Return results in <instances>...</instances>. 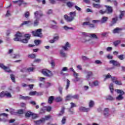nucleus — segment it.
Returning <instances> with one entry per match:
<instances>
[{
	"label": "nucleus",
	"instance_id": "48",
	"mask_svg": "<svg viewBox=\"0 0 125 125\" xmlns=\"http://www.w3.org/2000/svg\"><path fill=\"white\" fill-rule=\"evenodd\" d=\"M31 117H32V119H37V118H38V115L32 112V113L31 114Z\"/></svg>",
	"mask_w": 125,
	"mask_h": 125
},
{
	"label": "nucleus",
	"instance_id": "56",
	"mask_svg": "<svg viewBox=\"0 0 125 125\" xmlns=\"http://www.w3.org/2000/svg\"><path fill=\"white\" fill-rule=\"evenodd\" d=\"M70 105H71L70 108L72 109L73 108H74V107H77V105H76L74 103H70Z\"/></svg>",
	"mask_w": 125,
	"mask_h": 125
},
{
	"label": "nucleus",
	"instance_id": "44",
	"mask_svg": "<svg viewBox=\"0 0 125 125\" xmlns=\"http://www.w3.org/2000/svg\"><path fill=\"white\" fill-rule=\"evenodd\" d=\"M115 83L116 84H117L118 85H122L123 83H122V82L119 81L118 80H115Z\"/></svg>",
	"mask_w": 125,
	"mask_h": 125
},
{
	"label": "nucleus",
	"instance_id": "61",
	"mask_svg": "<svg viewBox=\"0 0 125 125\" xmlns=\"http://www.w3.org/2000/svg\"><path fill=\"white\" fill-rule=\"evenodd\" d=\"M64 30H69V29L73 30V27H69L67 26H64Z\"/></svg>",
	"mask_w": 125,
	"mask_h": 125
},
{
	"label": "nucleus",
	"instance_id": "54",
	"mask_svg": "<svg viewBox=\"0 0 125 125\" xmlns=\"http://www.w3.org/2000/svg\"><path fill=\"white\" fill-rule=\"evenodd\" d=\"M34 43H35L36 45H39V44H41V40H35Z\"/></svg>",
	"mask_w": 125,
	"mask_h": 125
},
{
	"label": "nucleus",
	"instance_id": "10",
	"mask_svg": "<svg viewBox=\"0 0 125 125\" xmlns=\"http://www.w3.org/2000/svg\"><path fill=\"white\" fill-rule=\"evenodd\" d=\"M80 111H82V112H89L90 111V108H86L83 106H81L79 108Z\"/></svg>",
	"mask_w": 125,
	"mask_h": 125
},
{
	"label": "nucleus",
	"instance_id": "31",
	"mask_svg": "<svg viewBox=\"0 0 125 125\" xmlns=\"http://www.w3.org/2000/svg\"><path fill=\"white\" fill-rule=\"evenodd\" d=\"M10 78L13 83H15V75L14 74H10Z\"/></svg>",
	"mask_w": 125,
	"mask_h": 125
},
{
	"label": "nucleus",
	"instance_id": "36",
	"mask_svg": "<svg viewBox=\"0 0 125 125\" xmlns=\"http://www.w3.org/2000/svg\"><path fill=\"white\" fill-rule=\"evenodd\" d=\"M5 96L8 97V98H11L12 97L11 94L9 92H5Z\"/></svg>",
	"mask_w": 125,
	"mask_h": 125
},
{
	"label": "nucleus",
	"instance_id": "59",
	"mask_svg": "<svg viewBox=\"0 0 125 125\" xmlns=\"http://www.w3.org/2000/svg\"><path fill=\"white\" fill-rule=\"evenodd\" d=\"M117 80H118V78H117L116 77H111V81L113 82V83H115Z\"/></svg>",
	"mask_w": 125,
	"mask_h": 125
},
{
	"label": "nucleus",
	"instance_id": "12",
	"mask_svg": "<svg viewBox=\"0 0 125 125\" xmlns=\"http://www.w3.org/2000/svg\"><path fill=\"white\" fill-rule=\"evenodd\" d=\"M110 64H113V66H120V63L117 61L111 60L109 61Z\"/></svg>",
	"mask_w": 125,
	"mask_h": 125
},
{
	"label": "nucleus",
	"instance_id": "16",
	"mask_svg": "<svg viewBox=\"0 0 125 125\" xmlns=\"http://www.w3.org/2000/svg\"><path fill=\"white\" fill-rule=\"evenodd\" d=\"M93 7L94 8H98L99 9V8H102V5L100 4H96L95 3H92Z\"/></svg>",
	"mask_w": 125,
	"mask_h": 125
},
{
	"label": "nucleus",
	"instance_id": "53",
	"mask_svg": "<svg viewBox=\"0 0 125 125\" xmlns=\"http://www.w3.org/2000/svg\"><path fill=\"white\" fill-rule=\"evenodd\" d=\"M24 37L26 40H28V41L31 39V35L30 34H25Z\"/></svg>",
	"mask_w": 125,
	"mask_h": 125
},
{
	"label": "nucleus",
	"instance_id": "38",
	"mask_svg": "<svg viewBox=\"0 0 125 125\" xmlns=\"http://www.w3.org/2000/svg\"><path fill=\"white\" fill-rule=\"evenodd\" d=\"M72 99H76V100H79V95L76 94L73 96H72Z\"/></svg>",
	"mask_w": 125,
	"mask_h": 125
},
{
	"label": "nucleus",
	"instance_id": "25",
	"mask_svg": "<svg viewBox=\"0 0 125 125\" xmlns=\"http://www.w3.org/2000/svg\"><path fill=\"white\" fill-rule=\"evenodd\" d=\"M109 89L112 94L114 93V84L113 83H110Z\"/></svg>",
	"mask_w": 125,
	"mask_h": 125
},
{
	"label": "nucleus",
	"instance_id": "22",
	"mask_svg": "<svg viewBox=\"0 0 125 125\" xmlns=\"http://www.w3.org/2000/svg\"><path fill=\"white\" fill-rule=\"evenodd\" d=\"M89 36L90 38H92V39H96V40H97L98 39V37L96 36V34L94 33H91L89 34Z\"/></svg>",
	"mask_w": 125,
	"mask_h": 125
},
{
	"label": "nucleus",
	"instance_id": "6",
	"mask_svg": "<svg viewBox=\"0 0 125 125\" xmlns=\"http://www.w3.org/2000/svg\"><path fill=\"white\" fill-rule=\"evenodd\" d=\"M29 95L30 96H34L36 95V96H41L42 95V92H37V91H31L29 93Z\"/></svg>",
	"mask_w": 125,
	"mask_h": 125
},
{
	"label": "nucleus",
	"instance_id": "4",
	"mask_svg": "<svg viewBox=\"0 0 125 125\" xmlns=\"http://www.w3.org/2000/svg\"><path fill=\"white\" fill-rule=\"evenodd\" d=\"M42 29H38L35 31H33L32 32V34L34 37H38V38H42Z\"/></svg>",
	"mask_w": 125,
	"mask_h": 125
},
{
	"label": "nucleus",
	"instance_id": "1",
	"mask_svg": "<svg viewBox=\"0 0 125 125\" xmlns=\"http://www.w3.org/2000/svg\"><path fill=\"white\" fill-rule=\"evenodd\" d=\"M23 35L22 33L20 32H17L15 35V38H14V41L15 42H21L22 43H28L29 40L27 39H21Z\"/></svg>",
	"mask_w": 125,
	"mask_h": 125
},
{
	"label": "nucleus",
	"instance_id": "63",
	"mask_svg": "<svg viewBox=\"0 0 125 125\" xmlns=\"http://www.w3.org/2000/svg\"><path fill=\"white\" fill-rule=\"evenodd\" d=\"M51 109H52V108L51 106H47L46 110L47 112H50V111H51Z\"/></svg>",
	"mask_w": 125,
	"mask_h": 125
},
{
	"label": "nucleus",
	"instance_id": "64",
	"mask_svg": "<svg viewBox=\"0 0 125 125\" xmlns=\"http://www.w3.org/2000/svg\"><path fill=\"white\" fill-rule=\"evenodd\" d=\"M107 59H113V56L110 54L107 55L106 56Z\"/></svg>",
	"mask_w": 125,
	"mask_h": 125
},
{
	"label": "nucleus",
	"instance_id": "37",
	"mask_svg": "<svg viewBox=\"0 0 125 125\" xmlns=\"http://www.w3.org/2000/svg\"><path fill=\"white\" fill-rule=\"evenodd\" d=\"M116 99L117 100L119 101L123 100V99H124V97L122 95H119L118 96L116 97Z\"/></svg>",
	"mask_w": 125,
	"mask_h": 125
},
{
	"label": "nucleus",
	"instance_id": "15",
	"mask_svg": "<svg viewBox=\"0 0 125 125\" xmlns=\"http://www.w3.org/2000/svg\"><path fill=\"white\" fill-rule=\"evenodd\" d=\"M118 21V18H115L112 19V21L110 23L109 26L110 27H112V26H114L115 24L117 23V21Z\"/></svg>",
	"mask_w": 125,
	"mask_h": 125
},
{
	"label": "nucleus",
	"instance_id": "33",
	"mask_svg": "<svg viewBox=\"0 0 125 125\" xmlns=\"http://www.w3.org/2000/svg\"><path fill=\"white\" fill-rule=\"evenodd\" d=\"M66 71H68V67H63L62 70V72H61V75H64V74L63 73V72H65Z\"/></svg>",
	"mask_w": 125,
	"mask_h": 125
},
{
	"label": "nucleus",
	"instance_id": "51",
	"mask_svg": "<svg viewBox=\"0 0 125 125\" xmlns=\"http://www.w3.org/2000/svg\"><path fill=\"white\" fill-rule=\"evenodd\" d=\"M35 70V68L34 67H29L27 69V72H33Z\"/></svg>",
	"mask_w": 125,
	"mask_h": 125
},
{
	"label": "nucleus",
	"instance_id": "50",
	"mask_svg": "<svg viewBox=\"0 0 125 125\" xmlns=\"http://www.w3.org/2000/svg\"><path fill=\"white\" fill-rule=\"evenodd\" d=\"M124 15H125V14H124V11H122L121 12V14L119 15V19H120V20H122Z\"/></svg>",
	"mask_w": 125,
	"mask_h": 125
},
{
	"label": "nucleus",
	"instance_id": "32",
	"mask_svg": "<svg viewBox=\"0 0 125 125\" xmlns=\"http://www.w3.org/2000/svg\"><path fill=\"white\" fill-rule=\"evenodd\" d=\"M65 111V107H62V110L60 111V113L58 114L59 116H62L64 114Z\"/></svg>",
	"mask_w": 125,
	"mask_h": 125
},
{
	"label": "nucleus",
	"instance_id": "35",
	"mask_svg": "<svg viewBox=\"0 0 125 125\" xmlns=\"http://www.w3.org/2000/svg\"><path fill=\"white\" fill-rule=\"evenodd\" d=\"M24 113V109H19L17 111V114L22 115Z\"/></svg>",
	"mask_w": 125,
	"mask_h": 125
},
{
	"label": "nucleus",
	"instance_id": "43",
	"mask_svg": "<svg viewBox=\"0 0 125 125\" xmlns=\"http://www.w3.org/2000/svg\"><path fill=\"white\" fill-rule=\"evenodd\" d=\"M39 15V11H36L34 13V18L35 19H40V18H39V17H38Z\"/></svg>",
	"mask_w": 125,
	"mask_h": 125
},
{
	"label": "nucleus",
	"instance_id": "18",
	"mask_svg": "<svg viewBox=\"0 0 125 125\" xmlns=\"http://www.w3.org/2000/svg\"><path fill=\"white\" fill-rule=\"evenodd\" d=\"M104 115L105 118L109 116V109L108 108H104Z\"/></svg>",
	"mask_w": 125,
	"mask_h": 125
},
{
	"label": "nucleus",
	"instance_id": "17",
	"mask_svg": "<svg viewBox=\"0 0 125 125\" xmlns=\"http://www.w3.org/2000/svg\"><path fill=\"white\" fill-rule=\"evenodd\" d=\"M115 91L117 92L118 94H120L119 95H124V94H125V91L122 89H115Z\"/></svg>",
	"mask_w": 125,
	"mask_h": 125
},
{
	"label": "nucleus",
	"instance_id": "3",
	"mask_svg": "<svg viewBox=\"0 0 125 125\" xmlns=\"http://www.w3.org/2000/svg\"><path fill=\"white\" fill-rule=\"evenodd\" d=\"M42 75L45 76V77H47L48 78H52V77H53V73H52V72H51V71L48 69H42Z\"/></svg>",
	"mask_w": 125,
	"mask_h": 125
},
{
	"label": "nucleus",
	"instance_id": "58",
	"mask_svg": "<svg viewBox=\"0 0 125 125\" xmlns=\"http://www.w3.org/2000/svg\"><path fill=\"white\" fill-rule=\"evenodd\" d=\"M24 16L25 18H28L29 16H30V13H29L28 11L26 12L24 14Z\"/></svg>",
	"mask_w": 125,
	"mask_h": 125
},
{
	"label": "nucleus",
	"instance_id": "57",
	"mask_svg": "<svg viewBox=\"0 0 125 125\" xmlns=\"http://www.w3.org/2000/svg\"><path fill=\"white\" fill-rule=\"evenodd\" d=\"M40 113V114H44L45 113V109L43 108H41Z\"/></svg>",
	"mask_w": 125,
	"mask_h": 125
},
{
	"label": "nucleus",
	"instance_id": "30",
	"mask_svg": "<svg viewBox=\"0 0 125 125\" xmlns=\"http://www.w3.org/2000/svg\"><path fill=\"white\" fill-rule=\"evenodd\" d=\"M108 21V17H103L102 19V23H105Z\"/></svg>",
	"mask_w": 125,
	"mask_h": 125
},
{
	"label": "nucleus",
	"instance_id": "42",
	"mask_svg": "<svg viewBox=\"0 0 125 125\" xmlns=\"http://www.w3.org/2000/svg\"><path fill=\"white\" fill-rule=\"evenodd\" d=\"M68 112H70V114L71 115H73L74 114V109L71 107H70L69 108H68Z\"/></svg>",
	"mask_w": 125,
	"mask_h": 125
},
{
	"label": "nucleus",
	"instance_id": "24",
	"mask_svg": "<svg viewBox=\"0 0 125 125\" xmlns=\"http://www.w3.org/2000/svg\"><path fill=\"white\" fill-rule=\"evenodd\" d=\"M121 40H117L113 42V45H114V46L117 47L118 46V45H119V44H120V43H121Z\"/></svg>",
	"mask_w": 125,
	"mask_h": 125
},
{
	"label": "nucleus",
	"instance_id": "26",
	"mask_svg": "<svg viewBox=\"0 0 125 125\" xmlns=\"http://www.w3.org/2000/svg\"><path fill=\"white\" fill-rule=\"evenodd\" d=\"M36 20L34 21V26L35 27H37L38 25H39V21H40V19H35Z\"/></svg>",
	"mask_w": 125,
	"mask_h": 125
},
{
	"label": "nucleus",
	"instance_id": "8",
	"mask_svg": "<svg viewBox=\"0 0 125 125\" xmlns=\"http://www.w3.org/2000/svg\"><path fill=\"white\" fill-rule=\"evenodd\" d=\"M13 2L14 3H18L19 6H21L22 4H25L26 5L27 3L26 2H24V0H19L17 1H13Z\"/></svg>",
	"mask_w": 125,
	"mask_h": 125
},
{
	"label": "nucleus",
	"instance_id": "34",
	"mask_svg": "<svg viewBox=\"0 0 125 125\" xmlns=\"http://www.w3.org/2000/svg\"><path fill=\"white\" fill-rule=\"evenodd\" d=\"M66 5L68 7H73V6L74 5V3L69 1L67 2Z\"/></svg>",
	"mask_w": 125,
	"mask_h": 125
},
{
	"label": "nucleus",
	"instance_id": "20",
	"mask_svg": "<svg viewBox=\"0 0 125 125\" xmlns=\"http://www.w3.org/2000/svg\"><path fill=\"white\" fill-rule=\"evenodd\" d=\"M92 72L91 71H89L87 72V75L86 76V78L87 79V80H89V78H90V77L92 76Z\"/></svg>",
	"mask_w": 125,
	"mask_h": 125
},
{
	"label": "nucleus",
	"instance_id": "2",
	"mask_svg": "<svg viewBox=\"0 0 125 125\" xmlns=\"http://www.w3.org/2000/svg\"><path fill=\"white\" fill-rule=\"evenodd\" d=\"M69 15L70 17L67 15L64 16V18L67 22H72V21L75 19V17H76V11L70 12Z\"/></svg>",
	"mask_w": 125,
	"mask_h": 125
},
{
	"label": "nucleus",
	"instance_id": "21",
	"mask_svg": "<svg viewBox=\"0 0 125 125\" xmlns=\"http://www.w3.org/2000/svg\"><path fill=\"white\" fill-rule=\"evenodd\" d=\"M32 113L33 112L30 111H28L27 112H26L25 114V118H30V117H31Z\"/></svg>",
	"mask_w": 125,
	"mask_h": 125
},
{
	"label": "nucleus",
	"instance_id": "19",
	"mask_svg": "<svg viewBox=\"0 0 125 125\" xmlns=\"http://www.w3.org/2000/svg\"><path fill=\"white\" fill-rule=\"evenodd\" d=\"M21 99H22L23 100H30L31 99V97L29 96L24 97L23 96H20Z\"/></svg>",
	"mask_w": 125,
	"mask_h": 125
},
{
	"label": "nucleus",
	"instance_id": "13",
	"mask_svg": "<svg viewBox=\"0 0 125 125\" xmlns=\"http://www.w3.org/2000/svg\"><path fill=\"white\" fill-rule=\"evenodd\" d=\"M122 30H123V28H120L119 27H116L112 31V33L113 34H119V33H120V32H121V31H122Z\"/></svg>",
	"mask_w": 125,
	"mask_h": 125
},
{
	"label": "nucleus",
	"instance_id": "9",
	"mask_svg": "<svg viewBox=\"0 0 125 125\" xmlns=\"http://www.w3.org/2000/svg\"><path fill=\"white\" fill-rule=\"evenodd\" d=\"M106 7V11H107L108 14L110 13H113V7L111 6H108V5H105Z\"/></svg>",
	"mask_w": 125,
	"mask_h": 125
},
{
	"label": "nucleus",
	"instance_id": "49",
	"mask_svg": "<svg viewBox=\"0 0 125 125\" xmlns=\"http://www.w3.org/2000/svg\"><path fill=\"white\" fill-rule=\"evenodd\" d=\"M90 22L89 21H84L82 25L83 26H89V23Z\"/></svg>",
	"mask_w": 125,
	"mask_h": 125
},
{
	"label": "nucleus",
	"instance_id": "5",
	"mask_svg": "<svg viewBox=\"0 0 125 125\" xmlns=\"http://www.w3.org/2000/svg\"><path fill=\"white\" fill-rule=\"evenodd\" d=\"M50 118H51V116L47 115L45 116V118H42L41 120L34 121V122L35 123V124H36V125H40V124H42V123H44L45 121L49 120Z\"/></svg>",
	"mask_w": 125,
	"mask_h": 125
},
{
	"label": "nucleus",
	"instance_id": "46",
	"mask_svg": "<svg viewBox=\"0 0 125 125\" xmlns=\"http://www.w3.org/2000/svg\"><path fill=\"white\" fill-rule=\"evenodd\" d=\"M58 89H59V91L60 94L62 95V91L63 90V87L61 86H59Z\"/></svg>",
	"mask_w": 125,
	"mask_h": 125
},
{
	"label": "nucleus",
	"instance_id": "60",
	"mask_svg": "<svg viewBox=\"0 0 125 125\" xmlns=\"http://www.w3.org/2000/svg\"><path fill=\"white\" fill-rule=\"evenodd\" d=\"M93 84L95 85V86H97L99 84V83H98V81H96L93 82Z\"/></svg>",
	"mask_w": 125,
	"mask_h": 125
},
{
	"label": "nucleus",
	"instance_id": "39",
	"mask_svg": "<svg viewBox=\"0 0 125 125\" xmlns=\"http://www.w3.org/2000/svg\"><path fill=\"white\" fill-rule=\"evenodd\" d=\"M67 118V117H66L65 116H64L62 120V125H65L66 124V119Z\"/></svg>",
	"mask_w": 125,
	"mask_h": 125
},
{
	"label": "nucleus",
	"instance_id": "7",
	"mask_svg": "<svg viewBox=\"0 0 125 125\" xmlns=\"http://www.w3.org/2000/svg\"><path fill=\"white\" fill-rule=\"evenodd\" d=\"M0 67L4 70L5 72H7V73H11V70L8 67L5 66L3 63H0Z\"/></svg>",
	"mask_w": 125,
	"mask_h": 125
},
{
	"label": "nucleus",
	"instance_id": "11",
	"mask_svg": "<svg viewBox=\"0 0 125 125\" xmlns=\"http://www.w3.org/2000/svg\"><path fill=\"white\" fill-rule=\"evenodd\" d=\"M24 25H28L29 26L31 25H33V23L30 21H23V22L21 24V26H24Z\"/></svg>",
	"mask_w": 125,
	"mask_h": 125
},
{
	"label": "nucleus",
	"instance_id": "23",
	"mask_svg": "<svg viewBox=\"0 0 125 125\" xmlns=\"http://www.w3.org/2000/svg\"><path fill=\"white\" fill-rule=\"evenodd\" d=\"M89 108H92L95 105L94 102L92 100H91L89 101Z\"/></svg>",
	"mask_w": 125,
	"mask_h": 125
},
{
	"label": "nucleus",
	"instance_id": "40",
	"mask_svg": "<svg viewBox=\"0 0 125 125\" xmlns=\"http://www.w3.org/2000/svg\"><path fill=\"white\" fill-rule=\"evenodd\" d=\"M60 54L62 56V57H66V53H65L63 51V50H61L60 51Z\"/></svg>",
	"mask_w": 125,
	"mask_h": 125
},
{
	"label": "nucleus",
	"instance_id": "47",
	"mask_svg": "<svg viewBox=\"0 0 125 125\" xmlns=\"http://www.w3.org/2000/svg\"><path fill=\"white\" fill-rule=\"evenodd\" d=\"M66 82H67V84H66L65 89L67 90L69 88V86H70V80L67 79Z\"/></svg>",
	"mask_w": 125,
	"mask_h": 125
},
{
	"label": "nucleus",
	"instance_id": "45",
	"mask_svg": "<svg viewBox=\"0 0 125 125\" xmlns=\"http://www.w3.org/2000/svg\"><path fill=\"white\" fill-rule=\"evenodd\" d=\"M71 99H72V95H68L66 96V100H67V101H70V100H71Z\"/></svg>",
	"mask_w": 125,
	"mask_h": 125
},
{
	"label": "nucleus",
	"instance_id": "41",
	"mask_svg": "<svg viewBox=\"0 0 125 125\" xmlns=\"http://www.w3.org/2000/svg\"><path fill=\"white\" fill-rule=\"evenodd\" d=\"M29 58H31L32 59H34L36 58V55L34 54H31L28 55Z\"/></svg>",
	"mask_w": 125,
	"mask_h": 125
},
{
	"label": "nucleus",
	"instance_id": "27",
	"mask_svg": "<svg viewBox=\"0 0 125 125\" xmlns=\"http://www.w3.org/2000/svg\"><path fill=\"white\" fill-rule=\"evenodd\" d=\"M53 100H54V97L53 96H50L48 98V102L49 104H51Z\"/></svg>",
	"mask_w": 125,
	"mask_h": 125
},
{
	"label": "nucleus",
	"instance_id": "55",
	"mask_svg": "<svg viewBox=\"0 0 125 125\" xmlns=\"http://www.w3.org/2000/svg\"><path fill=\"white\" fill-rule=\"evenodd\" d=\"M117 57L118 59H120V60H124V55H118V56H117Z\"/></svg>",
	"mask_w": 125,
	"mask_h": 125
},
{
	"label": "nucleus",
	"instance_id": "28",
	"mask_svg": "<svg viewBox=\"0 0 125 125\" xmlns=\"http://www.w3.org/2000/svg\"><path fill=\"white\" fill-rule=\"evenodd\" d=\"M63 100V99H62V97L59 96L55 98V101L56 102H61Z\"/></svg>",
	"mask_w": 125,
	"mask_h": 125
},
{
	"label": "nucleus",
	"instance_id": "14",
	"mask_svg": "<svg viewBox=\"0 0 125 125\" xmlns=\"http://www.w3.org/2000/svg\"><path fill=\"white\" fill-rule=\"evenodd\" d=\"M62 48L64 50L67 51L68 50V48L71 47V45L69 43V42H66L65 45L64 46H62Z\"/></svg>",
	"mask_w": 125,
	"mask_h": 125
},
{
	"label": "nucleus",
	"instance_id": "29",
	"mask_svg": "<svg viewBox=\"0 0 125 125\" xmlns=\"http://www.w3.org/2000/svg\"><path fill=\"white\" fill-rule=\"evenodd\" d=\"M106 100H109V101H113L114 100V98L111 95H108L106 97Z\"/></svg>",
	"mask_w": 125,
	"mask_h": 125
},
{
	"label": "nucleus",
	"instance_id": "62",
	"mask_svg": "<svg viewBox=\"0 0 125 125\" xmlns=\"http://www.w3.org/2000/svg\"><path fill=\"white\" fill-rule=\"evenodd\" d=\"M75 8L76 9V10H78V11H82V8L79 7V6L75 5Z\"/></svg>",
	"mask_w": 125,
	"mask_h": 125
},
{
	"label": "nucleus",
	"instance_id": "52",
	"mask_svg": "<svg viewBox=\"0 0 125 125\" xmlns=\"http://www.w3.org/2000/svg\"><path fill=\"white\" fill-rule=\"evenodd\" d=\"M5 96V92L4 91H2L0 93V97L2 98Z\"/></svg>",
	"mask_w": 125,
	"mask_h": 125
}]
</instances>
